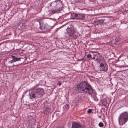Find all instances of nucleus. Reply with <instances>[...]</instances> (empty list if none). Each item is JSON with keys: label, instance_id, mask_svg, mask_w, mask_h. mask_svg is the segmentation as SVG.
Masks as SVG:
<instances>
[{"label": "nucleus", "instance_id": "f3484780", "mask_svg": "<svg viewBox=\"0 0 128 128\" xmlns=\"http://www.w3.org/2000/svg\"><path fill=\"white\" fill-rule=\"evenodd\" d=\"M92 112V109H89L88 110L87 112L88 113H90Z\"/></svg>", "mask_w": 128, "mask_h": 128}, {"label": "nucleus", "instance_id": "9b49d317", "mask_svg": "<svg viewBox=\"0 0 128 128\" xmlns=\"http://www.w3.org/2000/svg\"><path fill=\"white\" fill-rule=\"evenodd\" d=\"M69 106L68 104H67L63 106V108L66 110H68L69 108Z\"/></svg>", "mask_w": 128, "mask_h": 128}, {"label": "nucleus", "instance_id": "4be33fe9", "mask_svg": "<svg viewBox=\"0 0 128 128\" xmlns=\"http://www.w3.org/2000/svg\"><path fill=\"white\" fill-rule=\"evenodd\" d=\"M58 85L59 86H60L62 84V83L61 82H58Z\"/></svg>", "mask_w": 128, "mask_h": 128}, {"label": "nucleus", "instance_id": "ddd939ff", "mask_svg": "<svg viewBox=\"0 0 128 128\" xmlns=\"http://www.w3.org/2000/svg\"><path fill=\"white\" fill-rule=\"evenodd\" d=\"M98 22L101 25L104 22V20H99Z\"/></svg>", "mask_w": 128, "mask_h": 128}, {"label": "nucleus", "instance_id": "f03ea898", "mask_svg": "<svg viewBox=\"0 0 128 128\" xmlns=\"http://www.w3.org/2000/svg\"><path fill=\"white\" fill-rule=\"evenodd\" d=\"M32 93L29 94L30 98L32 99L33 98H37L40 96V95H42L44 93V90L43 88H38L36 89L35 88L32 89Z\"/></svg>", "mask_w": 128, "mask_h": 128}, {"label": "nucleus", "instance_id": "1a4fd4ad", "mask_svg": "<svg viewBox=\"0 0 128 128\" xmlns=\"http://www.w3.org/2000/svg\"><path fill=\"white\" fill-rule=\"evenodd\" d=\"M50 108L49 106H45L44 110V112L45 113L49 112L50 111Z\"/></svg>", "mask_w": 128, "mask_h": 128}, {"label": "nucleus", "instance_id": "7ed1b4c3", "mask_svg": "<svg viewBox=\"0 0 128 128\" xmlns=\"http://www.w3.org/2000/svg\"><path fill=\"white\" fill-rule=\"evenodd\" d=\"M128 120V112H125L120 114L118 117V120L120 125H123Z\"/></svg>", "mask_w": 128, "mask_h": 128}, {"label": "nucleus", "instance_id": "dca6fc26", "mask_svg": "<svg viewBox=\"0 0 128 128\" xmlns=\"http://www.w3.org/2000/svg\"><path fill=\"white\" fill-rule=\"evenodd\" d=\"M92 56V55L90 54H88L87 55V58H91V57Z\"/></svg>", "mask_w": 128, "mask_h": 128}, {"label": "nucleus", "instance_id": "5701e85b", "mask_svg": "<svg viewBox=\"0 0 128 128\" xmlns=\"http://www.w3.org/2000/svg\"><path fill=\"white\" fill-rule=\"evenodd\" d=\"M80 0H75L76 2H79L80 1Z\"/></svg>", "mask_w": 128, "mask_h": 128}, {"label": "nucleus", "instance_id": "423d86ee", "mask_svg": "<svg viewBox=\"0 0 128 128\" xmlns=\"http://www.w3.org/2000/svg\"><path fill=\"white\" fill-rule=\"evenodd\" d=\"M66 30V32L65 33V36L66 38L69 36H72L74 32V29L72 28H67Z\"/></svg>", "mask_w": 128, "mask_h": 128}, {"label": "nucleus", "instance_id": "a211bd4d", "mask_svg": "<svg viewBox=\"0 0 128 128\" xmlns=\"http://www.w3.org/2000/svg\"><path fill=\"white\" fill-rule=\"evenodd\" d=\"M56 114L57 116L58 117V118H59L60 116V114H59V112H58V113L57 112H56Z\"/></svg>", "mask_w": 128, "mask_h": 128}, {"label": "nucleus", "instance_id": "6e6552de", "mask_svg": "<svg viewBox=\"0 0 128 128\" xmlns=\"http://www.w3.org/2000/svg\"><path fill=\"white\" fill-rule=\"evenodd\" d=\"M72 128H85L84 127L82 126L80 124L76 122L73 123L72 125Z\"/></svg>", "mask_w": 128, "mask_h": 128}, {"label": "nucleus", "instance_id": "39448f33", "mask_svg": "<svg viewBox=\"0 0 128 128\" xmlns=\"http://www.w3.org/2000/svg\"><path fill=\"white\" fill-rule=\"evenodd\" d=\"M71 18L72 19L82 20L84 18L85 15L81 13H73L71 15Z\"/></svg>", "mask_w": 128, "mask_h": 128}, {"label": "nucleus", "instance_id": "f257e3e1", "mask_svg": "<svg viewBox=\"0 0 128 128\" xmlns=\"http://www.w3.org/2000/svg\"><path fill=\"white\" fill-rule=\"evenodd\" d=\"M77 91L80 93L84 92L91 95L93 93L92 87L87 82L83 81L79 83L76 88Z\"/></svg>", "mask_w": 128, "mask_h": 128}, {"label": "nucleus", "instance_id": "393cba45", "mask_svg": "<svg viewBox=\"0 0 128 128\" xmlns=\"http://www.w3.org/2000/svg\"><path fill=\"white\" fill-rule=\"evenodd\" d=\"M98 117L100 118H101V116H98Z\"/></svg>", "mask_w": 128, "mask_h": 128}, {"label": "nucleus", "instance_id": "6ab92c4d", "mask_svg": "<svg viewBox=\"0 0 128 128\" xmlns=\"http://www.w3.org/2000/svg\"><path fill=\"white\" fill-rule=\"evenodd\" d=\"M104 64L102 63H101L100 64V67L102 68L104 66Z\"/></svg>", "mask_w": 128, "mask_h": 128}, {"label": "nucleus", "instance_id": "0eeeda50", "mask_svg": "<svg viewBox=\"0 0 128 128\" xmlns=\"http://www.w3.org/2000/svg\"><path fill=\"white\" fill-rule=\"evenodd\" d=\"M93 55L96 56V60L99 64L101 62V61L102 60V59H100L102 56L100 54L98 53L94 52Z\"/></svg>", "mask_w": 128, "mask_h": 128}, {"label": "nucleus", "instance_id": "b1692460", "mask_svg": "<svg viewBox=\"0 0 128 128\" xmlns=\"http://www.w3.org/2000/svg\"><path fill=\"white\" fill-rule=\"evenodd\" d=\"M96 0H89L90 2H94Z\"/></svg>", "mask_w": 128, "mask_h": 128}, {"label": "nucleus", "instance_id": "4468645a", "mask_svg": "<svg viewBox=\"0 0 128 128\" xmlns=\"http://www.w3.org/2000/svg\"><path fill=\"white\" fill-rule=\"evenodd\" d=\"M98 126L100 127H102L104 126L102 122H100L98 124Z\"/></svg>", "mask_w": 128, "mask_h": 128}, {"label": "nucleus", "instance_id": "2eb2a0df", "mask_svg": "<svg viewBox=\"0 0 128 128\" xmlns=\"http://www.w3.org/2000/svg\"><path fill=\"white\" fill-rule=\"evenodd\" d=\"M59 11L58 10L56 9L53 10L52 11V12L54 13L56 12H58Z\"/></svg>", "mask_w": 128, "mask_h": 128}, {"label": "nucleus", "instance_id": "9d476101", "mask_svg": "<svg viewBox=\"0 0 128 128\" xmlns=\"http://www.w3.org/2000/svg\"><path fill=\"white\" fill-rule=\"evenodd\" d=\"M101 102L103 105L104 106H106L107 104V101L106 98L102 99Z\"/></svg>", "mask_w": 128, "mask_h": 128}, {"label": "nucleus", "instance_id": "20e7f679", "mask_svg": "<svg viewBox=\"0 0 128 128\" xmlns=\"http://www.w3.org/2000/svg\"><path fill=\"white\" fill-rule=\"evenodd\" d=\"M11 56L12 57V60L9 61V62L11 63H12L16 61L18 62V64L15 65H13L14 66H18L19 65H20L22 64V61L23 60V58H18L17 56L13 55H11Z\"/></svg>", "mask_w": 128, "mask_h": 128}, {"label": "nucleus", "instance_id": "f8f14e48", "mask_svg": "<svg viewBox=\"0 0 128 128\" xmlns=\"http://www.w3.org/2000/svg\"><path fill=\"white\" fill-rule=\"evenodd\" d=\"M108 69V66L106 64L104 67L102 69V71H106Z\"/></svg>", "mask_w": 128, "mask_h": 128}, {"label": "nucleus", "instance_id": "412c9836", "mask_svg": "<svg viewBox=\"0 0 128 128\" xmlns=\"http://www.w3.org/2000/svg\"><path fill=\"white\" fill-rule=\"evenodd\" d=\"M56 128H63V127L61 126H59Z\"/></svg>", "mask_w": 128, "mask_h": 128}, {"label": "nucleus", "instance_id": "aec40b11", "mask_svg": "<svg viewBox=\"0 0 128 128\" xmlns=\"http://www.w3.org/2000/svg\"><path fill=\"white\" fill-rule=\"evenodd\" d=\"M96 56H94L93 55V56H92L91 57V58L92 59H96Z\"/></svg>", "mask_w": 128, "mask_h": 128}]
</instances>
